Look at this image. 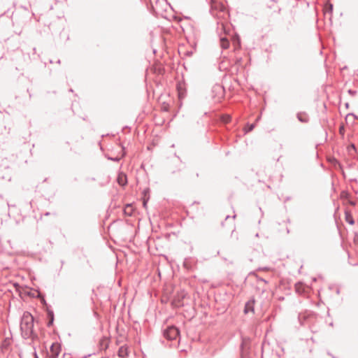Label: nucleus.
<instances>
[{
  "label": "nucleus",
  "instance_id": "1",
  "mask_svg": "<svg viewBox=\"0 0 358 358\" xmlns=\"http://www.w3.org/2000/svg\"><path fill=\"white\" fill-rule=\"evenodd\" d=\"M20 329L24 338H30L34 331V317L28 312L24 313L20 323Z\"/></svg>",
  "mask_w": 358,
  "mask_h": 358
},
{
  "label": "nucleus",
  "instance_id": "2",
  "mask_svg": "<svg viewBox=\"0 0 358 358\" xmlns=\"http://www.w3.org/2000/svg\"><path fill=\"white\" fill-rule=\"evenodd\" d=\"M164 335L169 340H175L179 336V330L176 327L171 326L164 330Z\"/></svg>",
  "mask_w": 358,
  "mask_h": 358
},
{
  "label": "nucleus",
  "instance_id": "3",
  "mask_svg": "<svg viewBox=\"0 0 358 358\" xmlns=\"http://www.w3.org/2000/svg\"><path fill=\"white\" fill-rule=\"evenodd\" d=\"M49 357L57 358L60 353V345L58 343H52L50 346Z\"/></svg>",
  "mask_w": 358,
  "mask_h": 358
},
{
  "label": "nucleus",
  "instance_id": "4",
  "mask_svg": "<svg viewBox=\"0 0 358 358\" xmlns=\"http://www.w3.org/2000/svg\"><path fill=\"white\" fill-rule=\"evenodd\" d=\"M118 184L121 186H124L127 183V176L124 173H120L117 178Z\"/></svg>",
  "mask_w": 358,
  "mask_h": 358
},
{
  "label": "nucleus",
  "instance_id": "5",
  "mask_svg": "<svg viewBox=\"0 0 358 358\" xmlns=\"http://www.w3.org/2000/svg\"><path fill=\"white\" fill-rule=\"evenodd\" d=\"M213 8L214 9H219L221 11H225L226 10L225 6L223 3H222L220 2H217V1H214L213 3Z\"/></svg>",
  "mask_w": 358,
  "mask_h": 358
},
{
  "label": "nucleus",
  "instance_id": "6",
  "mask_svg": "<svg viewBox=\"0 0 358 358\" xmlns=\"http://www.w3.org/2000/svg\"><path fill=\"white\" fill-rule=\"evenodd\" d=\"M134 212V208L132 205L127 204L124 208V213L127 215H131Z\"/></svg>",
  "mask_w": 358,
  "mask_h": 358
},
{
  "label": "nucleus",
  "instance_id": "7",
  "mask_svg": "<svg viewBox=\"0 0 358 358\" xmlns=\"http://www.w3.org/2000/svg\"><path fill=\"white\" fill-rule=\"evenodd\" d=\"M253 304H254V301H250L245 304V310H244L245 313H248L250 311L253 312V310H254Z\"/></svg>",
  "mask_w": 358,
  "mask_h": 358
},
{
  "label": "nucleus",
  "instance_id": "8",
  "mask_svg": "<svg viewBox=\"0 0 358 358\" xmlns=\"http://www.w3.org/2000/svg\"><path fill=\"white\" fill-rule=\"evenodd\" d=\"M345 217L346 222H348L350 224H354L353 217H352V215L350 214V212L345 211Z\"/></svg>",
  "mask_w": 358,
  "mask_h": 358
},
{
  "label": "nucleus",
  "instance_id": "9",
  "mask_svg": "<svg viewBox=\"0 0 358 358\" xmlns=\"http://www.w3.org/2000/svg\"><path fill=\"white\" fill-rule=\"evenodd\" d=\"M220 43H221V46L224 48V49H227L229 48V41L227 39V38H222L221 41H220Z\"/></svg>",
  "mask_w": 358,
  "mask_h": 358
},
{
  "label": "nucleus",
  "instance_id": "10",
  "mask_svg": "<svg viewBox=\"0 0 358 358\" xmlns=\"http://www.w3.org/2000/svg\"><path fill=\"white\" fill-rule=\"evenodd\" d=\"M127 348H126L121 347L119 349L118 355H119L120 357H124V356L127 355Z\"/></svg>",
  "mask_w": 358,
  "mask_h": 358
},
{
  "label": "nucleus",
  "instance_id": "11",
  "mask_svg": "<svg viewBox=\"0 0 358 358\" xmlns=\"http://www.w3.org/2000/svg\"><path fill=\"white\" fill-rule=\"evenodd\" d=\"M148 193V190H145L143 194H144V198H143V207L145 208H147V202L149 199V196H147V194Z\"/></svg>",
  "mask_w": 358,
  "mask_h": 358
},
{
  "label": "nucleus",
  "instance_id": "12",
  "mask_svg": "<svg viewBox=\"0 0 358 358\" xmlns=\"http://www.w3.org/2000/svg\"><path fill=\"white\" fill-rule=\"evenodd\" d=\"M186 294L184 291H182L181 293L178 294L177 296H175V300L180 301V299H184Z\"/></svg>",
  "mask_w": 358,
  "mask_h": 358
},
{
  "label": "nucleus",
  "instance_id": "13",
  "mask_svg": "<svg viewBox=\"0 0 358 358\" xmlns=\"http://www.w3.org/2000/svg\"><path fill=\"white\" fill-rule=\"evenodd\" d=\"M254 128H255L254 124H250L247 127L245 128V130L246 132H249V131H251L252 130H253Z\"/></svg>",
  "mask_w": 358,
  "mask_h": 358
},
{
  "label": "nucleus",
  "instance_id": "14",
  "mask_svg": "<svg viewBox=\"0 0 358 358\" xmlns=\"http://www.w3.org/2000/svg\"><path fill=\"white\" fill-rule=\"evenodd\" d=\"M231 120V117L229 115H227V116H224L223 117V121L226 123L230 122Z\"/></svg>",
  "mask_w": 358,
  "mask_h": 358
},
{
  "label": "nucleus",
  "instance_id": "15",
  "mask_svg": "<svg viewBox=\"0 0 358 358\" xmlns=\"http://www.w3.org/2000/svg\"><path fill=\"white\" fill-rule=\"evenodd\" d=\"M275 6V1H271L269 2V5L268 6V7L271 8Z\"/></svg>",
  "mask_w": 358,
  "mask_h": 358
},
{
  "label": "nucleus",
  "instance_id": "16",
  "mask_svg": "<svg viewBox=\"0 0 358 358\" xmlns=\"http://www.w3.org/2000/svg\"><path fill=\"white\" fill-rule=\"evenodd\" d=\"M298 117H299V119L301 121H302V122H306V120H301V115H298Z\"/></svg>",
  "mask_w": 358,
  "mask_h": 358
},
{
  "label": "nucleus",
  "instance_id": "17",
  "mask_svg": "<svg viewBox=\"0 0 358 358\" xmlns=\"http://www.w3.org/2000/svg\"><path fill=\"white\" fill-rule=\"evenodd\" d=\"M34 358H38V355H37L36 352H34Z\"/></svg>",
  "mask_w": 358,
  "mask_h": 358
},
{
  "label": "nucleus",
  "instance_id": "18",
  "mask_svg": "<svg viewBox=\"0 0 358 358\" xmlns=\"http://www.w3.org/2000/svg\"><path fill=\"white\" fill-rule=\"evenodd\" d=\"M342 131H343V128L341 127V128L340 129V132H341V133H342Z\"/></svg>",
  "mask_w": 358,
  "mask_h": 358
},
{
  "label": "nucleus",
  "instance_id": "19",
  "mask_svg": "<svg viewBox=\"0 0 358 358\" xmlns=\"http://www.w3.org/2000/svg\"><path fill=\"white\" fill-rule=\"evenodd\" d=\"M49 358H50V357H49Z\"/></svg>",
  "mask_w": 358,
  "mask_h": 358
}]
</instances>
